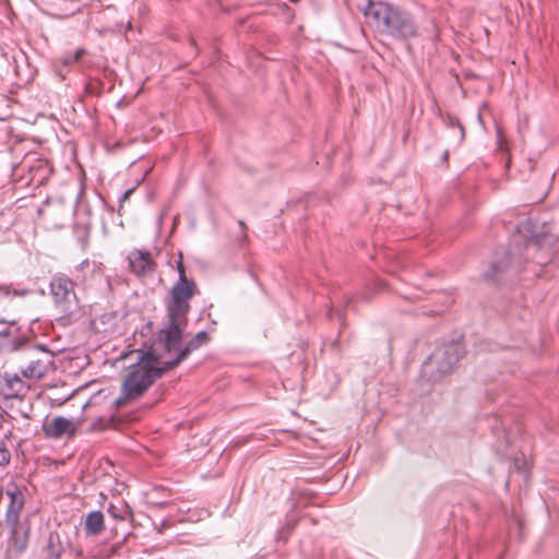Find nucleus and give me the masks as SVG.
<instances>
[{
    "instance_id": "7",
    "label": "nucleus",
    "mask_w": 559,
    "mask_h": 559,
    "mask_svg": "<svg viewBox=\"0 0 559 559\" xmlns=\"http://www.w3.org/2000/svg\"><path fill=\"white\" fill-rule=\"evenodd\" d=\"M389 17V25L384 33L397 38H408L416 36L417 29L413 19L404 11L392 8V14Z\"/></svg>"
},
{
    "instance_id": "8",
    "label": "nucleus",
    "mask_w": 559,
    "mask_h": 559,
    "mask_svg": "<svg viewBox=\"0 0 559 559\" xmlns=\"http://www.w3.org/2000/svg\"><path fill=\"white\" fill-rule=\"evenodd\" d=\"M181 337L176 343L175 347L171 350L166 349L164 346H159L160 353L167 357L166 368L176 367L181 360H183L188 355L199 348L202 344L206 343L209 337L205 331H200L197 335L185 346V348H180Z\"/></svg>"
},
{
    "instance_id": "14",
    "label": "nucleus",
    "mask_w": 559,
    "mask_h": 559,
    "mask_svg": "<svg viewBox=\"0 0 559 559\" xmlns=\"http://www.w3.org/2000/svg\"><path fill=\"white\" fill-rule=\"evenodd\" d=\"M119 317L116 312H107L100 316L98 319H95L94 324L96 330L102 332H109L110 328H112Z\"/></svg>"
},
{
    "instance_id": "6",
    "label": "nucleus",
    "mask_w": 559,
    "mask_h": 559,
    "mask_svg": "<svg viewBox=\"0 0 559 559\" xmlns=\"http://www.w3.org/2000/svg\"><path fill=\"white\" fill-rule=\"evenodd\" d=\"M19 349L22 350L25 358L29 359L27 367L21 369L22 374L25 378H41L46 373L47 368L46 365L40 360L31 359L35 353L34 347L28 345L26 338L24 337L9 338L2 332V350L7 353H14Z\"/></svg>"
},
{
    "instance_id": "5",
    "label": "nucleus",
    "mask_w": 559,
    "mask_h": 559,
    "mask_svg": "<svg viewBox=\"0 0 559 559\" xmlns=\"http://www.w3.org/2000/svg\"><path fill=\"white\" fill-rule=\"evenodd\" d=\"M50 294L56 308L64 316L75 313L80 306L74 283L66 276H55L50 282Z\"/></svg>"
},
{
    "instance_id": "20",
    "label": "nucleus",
    "mask_w": 559,
    "mask_h": 559,
    "mask_svg": "<svg viewBox=\"0 0 559 559\" xmlns=\"http://www.w3.org/2000/svg\"><path fill=\"white\" fill-rule=\"evenodd\" d=\"M131 192H132V190L126 191L124 194H123V199H127L130 195Z\"/></svg>"
},
{
    "instance_id": "12",
    "label": "nucleus",
    "mask_w": 559,
    "mask_h": 559,
    "mask_svg": "<svg viewBox=\"0 0 559 559\" xmlns=\"http://www.w3.org/2000/svg\"><path fill=\"white\" fill-rule=\"evenodd\" d=\"M25 389L23 380L14 374L12 378H7L4 385H2V399H20Z\"/></svg>"
},
{
    "instance_id": "22",
    "label": "nucleus",
    "mask_w": 559,
    "mask_h": 559,
    "mask_svg": "<svg viewBox=\"0 0 559 559\" xmlns=\"http://www.w3.org/2000/svg\"><path fill=\"white\" fill-rule=\"evenodd\" d=\"M459 128H460L461 136L463 138L464 136V129L461 126H459Z\"/></svg>"
},
{
    "instance_id": "17",
    "label": "nucleus",
    "mask_w": 559,
    "mask_h": 559,
    "mask_svg": "<svg viewBox=\"0 0 559 559\" xmlns=\"http://www.w3.org/2000/svg\"><path fill=\"white\" fill-rule=\"evenodd\" d=\"M497 135H498V143H499V146H500V148H502V145H503V139H502V134H501V130H500V128H497Z\"/></svg>"
},
{
    "instance_id": "15",
    "label": "nucleus",
    "mask_w": 559,
    "mask_h": 559,
    "mask_svg": "<svg viewBox=\"0 0 559 559\" xmlns=\"http://www.w3.org/2000/svg\"><path fill=\"white\" fill-rule=\"evenodd\" d=\"M85 53V49L83 48H78L73 53H66L63 57H62V63L64 66H70V64H73L75 62H78L80 60V58Z\"/></svg>"
},
{
    "instance_id": "11",
    "label": "nucleus",
    "mask_w": 559,
    "mask_h": 559,
    "mask_svg": "<svg viewBox=\"0 0 559 559\" xmlns=\"http://www.w3.org/2000/svg\"><path fill=\"white\" fill-rule=\"evenodd\" d=\"M128 260L130 269L138 275H145L153 270V262L148 252L134 250L129 254Z\"/></svg>"
},
{
    "instance_id": "16",
    "label": "nucleus",
    "mask_w": 559,
    "mask_h": 559,
    "mask_svg": "<svg viewBox=\"0 0 559 559\" xmlns=\"http://www.w3.org/2000/svg\"><path fill=\"white\" fill-rule=\"evenodd\" d=\"M9 461H10V454L4 449H2V465L5 463H9Z\"/></svg>"
},
{
    "instance_id": "9",
    "label": "nucleus",
    "mask_w": 559,
    "mask_h": 559,
    "mask_svg": "<svg viewBox=\"0 0 559 559\" xmlns=\"http://www.w3.org/2000/svg\"><path fill=\"white\" fill-rule=\"evenodd\" d=\"M366 1L367 5L362 9V12L367 22L377 31L384 33L385 27L389 25L388 21L391 16L390 14H392L393 7L384 2Z\"/></svg>"
},
{
    "instance_id": "1",
    "label": "nucleus",
    "mask_w": 559,
    "mask_h": 559,
    "mask_svg": "<svg viewBox=\"0 0 559 559\" xmlns=\"http://www.w3.org/2000/svg\"><path fill=\"white\" fill-rule=\"evenodd\" d=\"M159 337L154 341L146 350H132L122 358H135L133 364L122 382L121 396L116 400L117 406H122L127 401L139 399L164 372L170 368H166L167 357L159 350Z\"/></svg>"
},
{
    "instance_id": "3",
    "label": "nucleus",
    "mask_w": 559,
    "mask_h": 559,
    "mask_svg": "<svg viewBox=\"0 0 559 559\" xmlns=\"http://www.w3.org/2000/svg\"><path fill=\"white\" fill-rule=\"evenodd\" d=\"M463 354L459 342H451L438 347L424 362L421 376L428 381H438L449 373Z\"/></svg>"
},
{
    "instance_id": "4",
    "label": "nucleus",
    "mask_w": 559,
    "mask_h": 559,
    "mask_svg": "<svg viewBox=\"0 0 559 559\" xmlns=\"http://www.w3.org/2000/svg\"><path fill=\"white\" fill-rule=\"evenodd\" d=\"M5 496L8 498L5 521L12 531L10 546L14 547L17 551H22L25 549L27 540L26 528L19 524V514L24 506V496L22 490L15 485L8 487Z\"/></svg>"
},
{
    "instance_id": "10",
    "label": "nucleus",
    "mask_w": 559,
    "mask_h": 559,
    "mask_svg": "<svg viewBox=\"0 0 559 559\" xmlns=\"http://www.w3.org/2000/svg\"><path fill=\"white\" fill-rule=\"evenodd\" d=\"M79 423L62 416H56L43 427L44 433L50 439L72 438L78 430Z\"/></svg>"
},
{
    "instance_id": "19",
    "label": "nucleus",
    "mask_w": 559,
    "mask_h": 559,
    "mask_svg": "<svg viewBox=\"0 0 559 559\" xmlns=\"http://www.w3.org/2000/svg\"><path fill=\"white\" fill-rule=\"evenodd\" d=\"M537 262H538L539 264H545V263L550 262V260H546V259H542V258H540V259H537Z\"/></svg>"
},
{
    "instance_id": "13",
    "label": "nucleus",
    "mask_w": 559,
    "mask_h": 559,
    "mask_svg": "<svg viewBox=\"0 0 559 559\" xmlns=\"http://www.w3.org/2000/svg\"><path fill=\"white\" fill-rule=\"evenodd\" d=\"M104 528V515L99 511H94L87 514L85 521V531L90 535H97Z\"/></svg>"
},
{
    "instance_id": "2",
    "label": "nucleus",
    "mask_w": 559,
    "mask_h": 559,
    "mask_svg": "<svg viewBox=\"0 0 559 559\" xmlns=\"http://www.w3.org/2000/svg\"><path fill=\"white\" fill-rule=\"evenodd\" d=\"M179 278L171 289V300L168 305V325L159 332V343L171 350L180 338L181 329L186 324L187 314L190 309V299L198 293L197 284L186 276L181 261L178 262Z\"/></svg>"
},
{
    "instance_id": "18",
    "label": "nucleus",
    "mask_w": 559,
    "mask_h": 559,
    "mask_svg": "<svg viewBox=\"0 0 559 559\" xmlns=\"http://www.w3.org/2000/svg\"><path fill=\"white\" fill-rule=\"evenodd\" d=\"M2 295L9 296V295H11V290L9 288L2 287Z\"/></svg>"
},
{
    "instance_id": "23",
    "label": "nucleus",
    "mask_w": 559,
    "mask_h": 559,
    "mask_svg": "<svg viewBox=\"0 0 559 559\" xmlns=\"http://www.w3.org/2000/svg\"><path fill=\"white\" fill-rule=\"evenodd\" d=\"M82 265H88L87 261H83Z\"/></svg>"
},
{
    "instance_id": "21",
    "label": "nucleus",
    "mask_w": 559,
    "mask_h": 559,
    "mask_svg": "<svg viewBox=\"0 0 559 559\" xmlns=\"http://www.w3.org/2000/svg\"><path fill=\"white\" fill-rule=\"evenodd\" d=\"M477 119H478V121H479L480 123H483V118H481V114H480V112H478V115H477Z\"/></svg>"
}]
</instances>
